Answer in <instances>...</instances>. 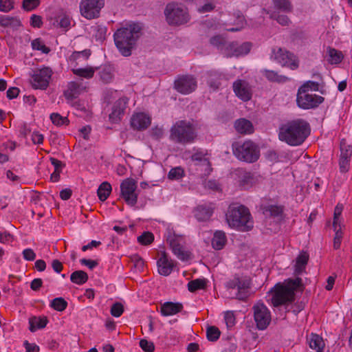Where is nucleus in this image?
<instances>
[{
	"label": "nucleus",
	"instance_id": "nucleus-12",
	"mask_svg": "<svg viewBox=\"0 0 352 352\" xmlns=\"http://www.w3.org/2000/svg\"><path fill=\"white\" fill-rule=\"evenodd\" d=\"M175 89L182 94H189L193 92L197 87L196 78L191 75H184L175 80Z\"/></svg>",
	"mask_w": 352,
	"mask_h": 352
},
{
	"label": "nucleus",
	"instance_id": "nucleus-29",
	"mask_svg": "<svg viewBox=\"0 0 352 352\" xmlns=\"http://www.w3.org/2000/svg\"><path fill=\"white\" fill-rule=\"evenodd\" d=\"M226 243V236L223 231H216L212 239V248L215 250H221Z\"/></svg>",
	"mask_w": 352,
	"mask_h": 352
},
{
	"label": "nucleus",
	"instance_id": "nucleus-24",
	"mask_svg": "<svg viewBox=\"0 0 352 352\" xmlns=\"http://www.w3.org/2000/svg\"><path fill=\"white\" fill-rule=\"evenodd\" d=\"M213 210L214 207L212 204L200 205L196 208L195 216L198 221H207L211 217Z\"/></svg>",
	"mask_w": 352,
	"mask_h": 352
},
{
	"label": "nucleus",
	"instance_id": "nucleus-14",
	"mask_svg": "<svg viewBox=\"0 0 352 352\" xmlns=\"http://www.w3.org/2000/svg\"><path fill=\"white\" fill-rule=\"evenodd\" d=\"M252 48V43L245 42L239 44L237 42H232L226 45L225 54L227 56H239L248 54Z\"/></svg>",
	"mask_w": 352,
	"mask_h": 352
},
{
	"label": "nucleus",
	"instance_id": "nucleus-50",
	"mask_svg": "<svg viewBox=\"0 0 352 352\" xmlns=\"http://www.w3.org/2000/svg\"><path fill=\"white\" fill-rule=\"evenodd\" d=\"M110 312L113 317H120L124 312V306L120 302H116L111 306Z\"/></svg>",
	"mask_w": 352,
	"mask_h": 352
},
{
	"label": "nucleus",
	"instance_id": "nucleus-42",
	"mask_svg": "<svg viewBox=\"0 0 352 352\" xmlns=\"http://www.w3.org/2000/svg\"><path fill=\"white\" fill-rule=\"evenodd\" d=\"M113 71L110 67H104L100 72V79L104 83H109L113 78Z\"/></svg>",
	"mask_w": 352,
	"mask_h": 352
},
{
	"label": "nucleus",
	"instance_id": "nucleus-10",
	"mask_svg": "<svg viewBox=\"0 0 352 352\" xmlns=\"http://www.w3.org/2000/svg\"><path fill=\"white\" fill-rule=\"evenodd\" d=\"M254 318L259 330L265 329L271 322V314L263 303H256L252 307Z\"/></svg>",
	"mask_w": 352,
	"mask_h": 352
},
{
	"label": "nucleus",
	"instance_id": "nucleus-4",
	"mask_svg": "<svg viewBox=\"0 0 352 352\" xmlns=\"http://www.w3.org/2000/svg\"><path fill=\"white\" fill-rule=\"evenodd\" d=\"M226 221L231 228L248 231L253 228L249 210L243 205L230 204L226 213Z\"/></svg>",
	"mask_w": 352,
	"mask_h": 352
},
{
	"label": "nucleus",
	"instance_id": "nucleus-15",
	"mask_svg": "<svg viewBox=\"0 0 352 352\" xmlns=\"http://www.w3.org/2000/svg\"><path fill=\"white\" fill-rule=\"evenodd\" d=\"M129 99L122 97L116 100L112 107V111L109 116V119L112 123L120 122L124 114L128 104Z\"/></svg>",
	"mask_w": 352,
	"mask_h": 352
},
{
	"label": "nucleus",
	"instance_id": "nucleus-64",
	"mask_svg": "<svg viewBox=\"0 0 352 352\" xmlns=\"http://www.w3.org/2000/svg\"><path fill=\"white\" fill-rule=\"evenodd\" d=\"M24 346L25 347V352H38L39 348L34 344H30L28 341H25Z\"/></svg>",
	"mask_w": 352,
	"mask_h": 352
},
{
	"label": "nucleus",
	"instance_id": "nucleus-18",
	"mask_svg": "<svg viewBox=\"0 0 352 352\" xmlns=\"http://www.w3.org/2000/svg\"><path fill=\"white\" fill-rule=\"evenodd\" d=\"M179 236L169 232L166 237V241L171 248L173 254L177 256L179 259L185 261L188 258L189 254L188 252L184 251V248L179 244Z\"/></svg>",
	"mask_w": 352,
	"mask_h": 352
},
{
	"label": "nucleus",
	"instance_id": "nucleus-60",
	"mask_svg": "<svg viewBox=\"0 0 352 352\" xmlns=\"http://www.w3.org/2000/svg\"><path fill=\"white\" fill-rule=\"evenodd\" d=\"M23 258L27 261H34L36 258L35 253L30 248L25 249L23 251Z\"/></svg>",
	"mask_w": 352,
	"mask_h": 352
},
{
	"label": "nucleus",
	"instance_id": "nucleus-16",
	"mask_svg": "<svg viewBox=\"0 0 352 352\" xmlns=\"http://www.w3.org/2000/svg\"><path fill=\"white\" fill-rule=\"evenodd\" d=\"M232 149L234 154H258L260 152L259 146L252 140L234 142Z\"/></svg>",
	"mask_w": 352,
	"mask_h": 352
},
{
	"label": "nucleus",
	"instance_id": "nucleus-23",
	"mask_svg": "<svg viewBox=\"0 0 352 352\" xmlns=\"http://www.w3.org/2000/svg\"><path fill=\"white\" fill-rule=\"evenodd\" d=\"M224 76L216 71H210L206 74L207 84L212 91H217L221 85Z\"/></svg>",
	"mask_w": 352,
	"mask_h": 352
},
{
	"label": "nucleus",
	"instance_id": "nucleus-49",
	"mask_svg": "<svg viewBox=\"0 0 352 352\" xmlns=\"http://www.w3.org/2000/svg\"><path fill=\"white\" fill-rule=\"evenodd\" d=\"M351 155H341L339 160L340 170L342 173H346L349 168Z\"/></svg>",
	"mask_w": 352,
	"mask_h": 352
},
{
	"label": "nucleus",
	"instance_id": "nucleus-36",
	"mask_svg": "<svg viewBox=\"0 0 352 352\" xmlns=\"http://www.w3.org/2000/svg\"><path fill=\"white\" fill-rule=\"evenodd\" d=\"M328 62L331 64H338L343 59L342 53L340 51H338L333 48H328Z\"/></svg>",
	"mask_w": 352,
	"mask_h": 352
},
{
	"label": "nucleus",
	"instance_id": "nucleus-61",
	"mask_svg": "<svg viewBox=\"0 0 352 352\" xmlns=\"http://www.w3.org/2000/svg\"><path fill=\"white\" fill-rule=\"evenodd\" d=\"M30 23L33 27L40 28L42 25V19L40 16L33 14L30 18Z\"/></svg>",
	"mask_w": 352,
	"mask_h": 352
},
{
	"label": "nucleus",
	"instance_id": "nucleus-19",
	"mask_svg": "<svg viewBox=\"0 0 352 352\" xmlns=\"http://www.w3.org/2000/svg\"><path fill=\"white\" fill-rule=\"evenodd\" d=\"M233 90L236 96L243 101L251 99L252 91L249 84L243 80H237L233 83Z\"/></svg>",
	"mask_w": 352,
	"mask_h": 352
},
{
	"label": "nucleus",
	"instance_id": "nucleus-37",
	"mask_svg": "<svg viewBox=\"0 0 352 352\" xmlns=\"http://www.w3.org/2000/svg\"><path fill=\"white\" fill-rule=\"evenodd\" d=\"M264 213L272 217L280 219L283 216V208L281 206L271 205L265 208Z\"/></svg>",
	"mask_w": 352,
	"mask_h": 352
},
{
	"label": "nucleus",
	"instance_id": "nucleus-30",
	"mask_svg": "<svg viewBox=\"0 0 352 352\" xmlns=\"http://www.w3.org/2000/svg\"><path fill=\"white\" fill-rule=\"evenodd\" d=\"M307 342L310 348L317 350V352H320L324 346L322 338L315 333H311L310 335V337L307 338Z\"/></svg>",
	"mask_w": 352,
	"mask_h": 352
},
{
	"label": "nucleus",
	"instance_id": "nucleus-43",
	"mask_svg": "<svg viewBox=\"0 0 352 352\" xmlns=\"http://www.w3.org/2000/svg\"><path fill=\"white\" fill-rule=\"evenodd\" d=\"M220 334V331L214 326H210L206 329V337L209 341H217L219 339Z\"/></svg>",
	"mask_w": 352,
	"mask_h": 352
},
{
	"label": "nucleus",
	"instance_id": "nucleus-59",
	"mask_svg": "<svg viewBox=\"0 0 352 352\" xmlns=\"http://www.w3.org/2000/svg\"><path fill=\"white\" fill-rule=\"evenodd\" d=\"M340 151L342 154L352 153V146L349 144L346 140H342L340 142Z\"/></svg>",
	"mask_w": 352,
	"mask_h": 352
},
{
	"label": "nucleus",
	"instance_id": "nucleus-41",
	"mask_svg": "<svg viewBox=\"0 0 352 352\" xmlns=\"http://www.w3.org/2000/svg\"><path fill=\"white\" fill-rule=\"evenodd\" d=\"M274 7L285 12L292 10V6L289 0H273Z\"/></svg>",
	"mask_w": 352,
	"mask_h": 352
},
{
	"label": "nucleus",
	"instance_id": "nucleus-62",
	"mask_svg": "<svg viewBox=\"0 0 352 352\" xmlns=\"http://www.w3.org/2000/svg\"><path fill=\"white\" fill-rule=\"evenodd\" d=\"M133 261L134 262L135 267L138 268L139 270H142L144 267V261L143 259L138 254H135L132 258Z\"/></svg>",
	"mask_w": 352,
	"mask_h": 352
},
{
	"label": "nucleus",
	"instance_id": "nucleus-45",
	"mask_svg": "<svg viewBox=\"0 0 352 352\" xmlns=\"http://www.w3.org/2000/svg\"><path fill=\"white\" fill-rule=\"evenodd\" d=\"M50 119L52 122L57 126L67 125L69 124V120L67 118L63 117L58 113H52L50 115Z\"/></svg>",
	"mask_w": 352,
	"mask_h": 352
},
{
	"label": "nucleus",
	"instance_id": "nucleus-46",
	"mask_svg": "<svg viewBox=\"0 0 352 352\" xmlns=\"http://www.w3.org/2000/svg\"><path fill=\"white\" fill-rule=\"evenodd\" d=\"M154 240L153 234L150 232H144L138 237V241L144 245L151 243Z\"/></svg>",
	"mask_w": 352,
	"mask_h": 352
},
{
	"label": "nucleus",
	"instance_id": "nucleus-26",
	"mask_svg": "<svg viewBox=\"0 0 352 352\" xmlns=\"http://www.w3.org/2000/svg\"><path fill=\"white\" fill-rule=\"evenodd\" d=\"M84 90H85V87L81 86L76 82H70L67 85V89L64 91V96L67 100H72Z\"/></svg>",
	"mask_w": 352,
	"mask_h": 352
},
{
	"label": "nucleus",
	"instance_id": "nucleus-5",
	"mask_svg": "<svg viewBox=\"0 0 352 352\" xmlns=\"http://www.w3.org/2000/svg\"><path fill=\"white\" fill-rule=\"evenodd\" d=\"M197 137L195 129L193 125L186 120H179L170 129V138L171 140L188 144L193 142Z\"/></svg>",
	"mask_w": 352,
	"mask_h": 352
},
{
	"label": "nucleus",
	"instance_id": "nucleus-22",
	"mask_svg": "<svg viewBox=\"0 0 352 352\" xmlns=\"http://www.w3.org/2000/svg\"><path fill=\"white\" fill-rule=\"evenodd\" d=\"M237 283L238 292L236 294V298L244 300L249 296L248 289L250 285V280L248 277L240 278L238 276Z\"/></svg>",
	"mask_w": 352,
	"mask_h": 352
},
{
	"label": "nucleus",
	"instance_id": "nucleus-63",
	"mask_svg": "<svg viewBox=\"0 0 352 352\" xmlns=\"http://www.w3.org/2000/svg\"><path fill=\"white\" fill-rule=\"evenodd\" d=\"M31 138L34 144H41L43 141V136L38 132H33Z\"/></svg>",
	"mask_w": 352,
	"mask_h": 352
},
{
	"label": "nucleus",
	"instance_id": "nucleus-11",
	"mask_svg": "<svg viewBox=\"0 0 352 352\" xmlns=\"http://www.w3.org/2000/svg\"><path fill=\"white\" fill-rule=\"evenodd\" d=\"M104 6V0H82L80 6L81 14L87 19L99 16L100 10Z\"/></svg>",
	"mask_w": 352,
	"mask_h": 352
},
{
	"label": "nucleus",
	"instance_id": "nucleus-3",
	"mask_svg": "<svg viewBox=\"0 0 352 352\" xmlns=\"http://www.w3.org/2000/svg\"><path fill=\"white\" fill-rule=\"evenodd\" d=\"M141 28L138 24L120 28L114 34V41L122 55L129 56L140 36Z\"/></svg>",
	"mask_w": 352,
	"mask_h": 352
},
{
	"label": "nucleus",
	"instance_id": "nucleus-39",
	"mask_svg": "<svg viewBox=\"0 0 352 352\" xmlns=\"http://www.w3.org/2000/svg\"><path fill=\"white\" fill-rule=\"evenodd\" d=\"M236 17V21L234 22V25H236V28H230L228 30L230 32H237L241 30L245 27L246 24L244 16L240 12H237L234 14Z\"/></svg>",
	"mask_w": 352,
	"mask_h": 352
},
{
	"label": "nucleus",
	"instance_id": "nucleus-17",
	"mask_svg": "<svg viewBox=\"0 0 352 352\" xmlns=\"http://www.w3.org/2000/svg\"><path fill=\"white\" fill-rule=\"evenodd\" d=\"M191 161L196 170L200 172L201 178L208 176L212 170L208 159L203 155H191Z\"/></svg>",
	"mask_w": 352,
	"mask_h": 352
},
{
	"label": "nucleus",
	"instance_id": "nucleus-1",
	"mask_svg": "<svg viewBox=\"0 0 352 352\" xmlns=\"http://www.w3.org/2000/svg\"><path fill=\"white\" fill-rule=\"evenodd\" d=\"M309 134V124L303 120H296L280 127L278 135L281 141L291 146H298L305 141Z\"/></svg>",
	"mask_w": 352,
	"mask_h": 352
},
{
	"label": "nucleus",
	"instance_id": "nucleus-20",
	"mask_svg": "<svg viewBox=\"0 0 352 352\" xmlns=\"http://www.w3.org/2000/svg\"><path fill=\"white\" fill-rule=\"evenodd\" d=\"M151 122V118L144 113H134L131 118V126L138 131L146 129L150 126Z\"/></svg>",
	"mask_w": 352,
	"mask_h": 352
},
{
	"label": "nucleus",
	"instance_id": "nucleus-6",
	"mask_svg": "<svg viewBox=\"0 0 352 352\" xmlns=\"http://www.w3.org/2000/svg\"><path fill=\"white\" fill-rule=\"evenodd\" d=\"M164 14L167 22L171 25H182L188 22L189 19L186 10L175 3H168L166 7Z\"/></svg>",
	"mask_w": 352,
	"mask_h": 352
},
{
	"label": "nucleus",
	"instance_id": "nucleus-8",
	"mask_svg": "<svg viewBox=\"0 0 352 352\" xmlns=\"http://www.w3.org/2000/svg\"><path fill=\"white\" fill-rule=\"evenodd\" d=\"M136 188V182L132 178L123 180L120 184L121 197L129 206H133L137 204L138 193Z\"/></svg>",
	"mask_w": 352,
	"mask_h": 352
},
{
	"label": "nucleus",
	"instance_id": "nucleus-54",
	"mask_svg": "<svg viewBox=\"0 0 352 352\" xmlns=\"http://www.w3.org/2000/svg\"><path fill=\"white\" fill-rule=\"evenodd\" d=\"M14 8V0H0V10L8 12Z\"/></svg>",
	"mask_w": 352,
	"mask_h": 352
},
{
	"label": "nucleus",
	"instance_id": "nucleus-9",
	"mask_svg": "<svg viewBox=\"0 0 352 352\" xmlns=\"http://www.w3.org/2000/svg\"><path fill=\"white\" fill-rule=\"evenodd\" d=\"M271 59L276 60L282 66L287 67L293 70L298 67V63L295 56L280 47H274L272 49Z\"/></svg>",
	"mask_w": 352,
	"mask_h": 352
},
{
	"label": "nucleus",
	"instance_id": "nucleus-27",
	"mask_svg": "<svg viewBox=\"0 0 352 352\" xmlns=\"http://www.w3.org/2000/svg\"><path fill=\"white\" fill-rule=\"evenodd\" d=\"M234 127L237 132L242 134H250L254 131V127L252 122L245 118H241L236 120Z\"/></svg>",
	"mask_w": 352,
	"mask_h": 352
},
{
	"label": "nucleus",
	"instance_id": "nucleus-21",
	"mask_svg": "<svg viewBox=\"0 0 352 352\" xmlns=\"http://www.w3.org/2000/svg\"><path fill=\"white\" fill-rule=\"evenodd\" d=\"M158 272L162 276H168L174 267V262L168 257L166 252H162L161 257L157 262Z\"/></svg>",
	"mask_w": 352,
	"mask_h": 352
},
{
	"label": "nucleus",
	"instance_id": "nucleus-44",
	"mask_svg": "<svg viewBox=\"0 0 352 352\" xmlns=\"http://www.w3.org/2000/svg\"><path fill=\"white\" fill-rule=\"evenodd\" d=\"M72 71L74 74L85 78H91L94 74L92 67L74 69Z\"/></svg>",
	"mask_w": 352,
	"mask_h": 352
},
{
	"label": "nucleus",
	"instance_id": "nucleus-55",
	"mask_svg": "<svg viewBox=\"0 0 352 352\" xmlns=\"http://www.w3.org/2000/svg\"><path fill=\"white\" fill-rule=\"evenodd\" d=\"M140 346L145 352H153L155 350L154 344L146 339H142L140 341Z\"/></svg>",
	"mask_w": 352,
	"mask_h": 352
},
{
	"label": "nucleus",
	"instance_id": "nucleus-53",
	"mask_svg": "<svg viewBox=\"0 0 352 352\" xmlns=\"http://www.w3.org/2000/svg\"><path fill=\"white\" fill-rule=\"evenodd\" d=\"M210 43L213 46L217 47L219 49H222L226 44V41L223 37L217 35L210 38Z\"/></svg>",
	"mask_w": 352,
	"mask_h": 352
},
{
	"label": "nucleus",
	"instance_id": "nucleus-52",
	"mask_svg": "<svg viewBox=\"0 0 352 352\" xmlns=\"http://www.w3.org/2000/svg\"><path fill=\"white\" fill-rule=\"evenodd\" d=\"M39 3V0H23L22 8L26 11H30L38 7Z\"/></svg>",
	"mask_w": 352,
	"mask_h": 352
},
{
	"label": "nucleus",
	"instance_id": "nucleus-31",
	"mask_svg": "<svg viewBox=\"0 0 352 352\" xmlns=\"http://www.w3.org/2000/svg\"><path fill=\"white\" fill-rule=\"evenodd\" d=\"M29 323H30V331L32 332L35 331L38 329H43L44 328L47 323V319L46 317H32L29 319Z\"/></svg>",
	"mask_w": 352,
	"mask_h": 352
},
{
	"label": "nucleus",
	"instance_id": "nucleus-51",
	"mask_svg": "<svg viewBox=\"0 0 352 352\" xmlns=\"http://www.w3.org/2000/svg\"><path fill=\"white\" fill-rule=\"evenodd\" d=\"M202 184L204 185V188L206 189L212 190H220V184L215 179H210L208 181H206V179H204L202 181Z\"/></svg>",
	"mask_w": 352,
	"mask_h": 352
},
{
	"label": "nucleus",
	"instance_id": "nucleus-7",
	"mask_svg": "<svg viewBox=\"0 0 352 352\" xmlns=\"http://www.w3.org/2000/svg\"><path fill=\"white\" fill-rule=\"evenodd\" d=\"M323 100L322 97L305 91V87H300L298 89L296 101L298 107L302 109H309L316 107Z\"/></svg>",
	"mask_w": 352,
	"mask_h": 352
},
{
	"label": "nucleus",
	"instance_id": "nucleus-57",
	"mask_svg": "<svg viewBox=\"0 0 352 352\" xmlns=\"http://www.w3.org/2000/svg\"><path fill=\"white\" fill-rule=\"evenodd\" d=\"M50 160L54 166V171L62 172L63 168L65 166L64 163L54 157H50Z\"/></svg>",
	"mask_w": 352,
	"mask_h": 352
},
{
	"label": "nucleus",
	"instance_id": "nucleus-2",
	"mask_svg": "<svg viewBox=\"0 0 352 352\" xmlns=\"http://www.w3.org/2000/svg\"><path fill=\"white\" fill-rule=\"evenodd\" d=\"M299 289H304L302 279L296 278H289L285 281L283 285L276 284L273 290L272 303L274 307H278L294 300V292Z\"/></svg>",
	"mask_w": 352,
	"mask_h": 352
},
{
	"label": "nucleus",
	"instance_id": "nucleus-32",
	"mask_svg": "<svg viewBox=\"0 0 352 352\" xmlns=\"http://www.w3.org/2000/svg\"><path fill=\"white\" fill-rule=\"evenodd\" d=\"M0 25L4 28H17L21 25V21L16 17L0 16Z\"/></svg>",
	"mask_w": 352,
	"mask_h": 352
},
{
	"label": "nucleus",
	"instance_id": "nucleus-33",
	"mask_svg": "<svg viewBox=\"0 0 352 352\" xmlns=\"http://www.w3.org/2000/svg\"><path fill=\"white\" fill-rule=\"evenodd\" d=\"M263 75L267 79L272 82H285L289 80L288 77L279 75L278 73L272 70H264Z\"/></svg>",
	"mask_w": 352,
	"mask_h": 352
},
{
	"label": "nucleus",
	"instance_id": "nucleus-35",
	"mask_svg": "<svg viewBox=\"0 0 352 352\" xmlns=\"http://www.w3.org/2000/svg\"><path fill=\"white\" fill-rule=\"evenodd\" d=\"M70 280L75 284L82 285L87 281L88 275L85 272L82 270H77L71 274Z\"/></svg>",
	"mask_w": 352,
	"mask_h": 352
},
{
	"label": "nucleus",
	"instance_id": "nucleus-38",
	"mask_svg": "<svg viewBox=\"0 0 352 352\" xmlns=\"http://www.w3.org/2000/svg\"><path fill=\"white\" fill-rule=\"evenodd\" d=\"M206 286L205 279H195L188 283V289L190 292H194L198 289H204Z\"/></svg>",
	"mask_w": 352,
	"mask_h": 352
},
{
	"label": "nucleus",
	"instance_id": "nucleus-13",
	"mask_svg": "<svg viewBox=\"0 0 352 352\" xmlns=\"http://www.w3.org/2000/svg\"><path fill=\"white\" fill-rule=\"evenodd\" d=\"M52 70L48 67L36 69L32 75L31 84L35 89H45L49 85Z\"/></svg>",
	"mask_w": 352,
	"mask_h": 352
},
{
	"label": "nucleus",
	"instance_id": "nucleus-47",
	"mask_svg": "<svg viewBox=\"0 0 352 352\" xmlns=\"http://www.w3.org/2000/svg\"><path fill=\"white\" fill-rule=\"evenodd\" d=\"M31 45L33 50H40L44 54H48L50 51V48L46 47L40 38L33 40Z\"/></svg>",
	"mask_w": 352,
	"mask_h": 352
},
{
	"label": "nucleus",
	"instance_id": "nucleus-56",
	"mask_svg": "<svg viewBox=\"0 0 352 352\" xmlns=\"http://www.w3.org/2000/svg\"><path fill=\"white\" fill-rule=\"evenodd\" d=\"M259 155H236L239 160L248 163H253L258 160Z\"/></svg>",
	"mask_w": 352,
	"mask_h": 352
},
{
	"label": "nucleus",
	"instance_id": "nucleus-28",
	"mask_svg": "<svg viewBox=\"0 0 352 352\" xmlns=\"http://www.w3.org/2000/svg\"><path fill=\"white\" fill-rule=\"evenodd\" d=\"M236 175L238 176V183L244 188H249L252 184L253 177L250 173L238 170Z\"/></svg>",
	"mask_w": 352,
	"mask_h": 352
},
{
	"label": "nucleus",
	"instance_id": "nucleus-25",
	"mask_svg": "<svg viewBox=\"0 0 352 352\" xmlns=\"http://www.w3.org/2000/svg\"><path fill=\"white\" fill-rule=\"evenodd\" d=\"M183 305L180 302H166L161 306V314L164 316L175 315L180 312Z\"/></svg>",
	"mask_w": 352,
	"mask_h": 352
},
{
	"label": "nucleus",
	"instance_id": "nucleus-58",
	"mask_svg": "<svg viewBox=\"0 0 352 352\" xmlns=\"http://www.w3.org/2000/svg\"><path fill=\"white\" fill-rule=\"evenodd\" d=\"M342 238V230H338L335 232V236L333 239V248L337 250L340 248L341 240Z\"/></svg>",
	"mask_w": 352,
	"mask_h": 352
},
{
	"label": "nucleus",
	"instance_id": "nucleus-40",
	"mask_svg": "<svg viewBox=\"0 0 352 352\" xmlns=\"http://www.w3.org/2000/svg\"><path fill=\"white\" fill-rule=\"evenodd\" d=\"M50 306L58 311H63L66 309L67 302L62 297L55 298L51 301Z\"/></svg>",
	"mask_w": 352,
	"mask_h": 352
},
{
	"label": "nucleus",
	"instance_id": "nucleus-34",
	"mask_svg": "<svg viewBox=\"0 0 352 352\" xmlns=\"http://www.w3.org/2000/svg\"><path fill=\"white\" fill-rule=\"evenodd\" d=\"M111 184L107 182H102L98 190L97 194L98 196V198L100 201H105L108 197L109 196L111 192Z\"/></svg>",
	"mask_w": 352,
	"mask_h": 352
},
{
	"label": "nucleus",
	"instance_id": "nucleus-48",
	"mask_svg": "<svg viewBox=\"0 0 352 352\" xmlns=\"http://www.w3.org/2000/svg\"><path fill=\"white\" fill-rule=\"evenodd\" d=\"M184 175V171L181 167H175L170 169L168 177L170 179H179Z\"/></svg>",
	"mask_w": 352,
	"mask_h": 352
}]
</instances>
